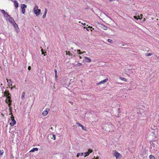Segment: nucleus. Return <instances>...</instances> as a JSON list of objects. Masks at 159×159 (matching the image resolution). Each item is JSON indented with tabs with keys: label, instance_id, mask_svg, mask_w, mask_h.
<instances>
[{
	"label": "nucleus",
	"instance_id": "obj_1",
	"mask_svg": "<svg viewBox=\"0 0 159 159\" xmlns=\"http://www.w3.org/2000/svg\"><path fill=\"white\" fill-rule=\"evenodd\" d=\"M34 13L36 15H39L40 14V10L38 8V7L35 5L34 9Z\"/></svg>",
	"mask_w": 159,
	"mask_h": 159
},
{
	"label": "nucleus",
	"instance_id": "obj_2",
	"mask_svg": "<svg viewBox=\"0 0 159 159\" xmlns=\"http://www.w3.org/2000/svg\"><path fill=\"white\" fill-rule=\"evenodd\" d=\"M11 98V97H8L5 100V102L8 104V106L9 107H10L11 104L12 100Z\"/></svg>",
	"mask_w": 159,
	"mask_h": 159
},
{
	"label": "nucleus",
	"instance_id": "obj_3",
	"mask_svg": "<svg viewBox=\"0 0 159 159\" xmlns=\"http://www.w3.org/2000/svg\"><path fill=\"white\" fill-rule=\"evenodd\" d=\"M11 122L10 123V125L11 126H13L16 124V122L14 119V116L12 115L11 117Z\"/></svg>",
	"mask_w": 159,
	"mask_h": 159
},
{
	"label": "nucleus",
	"instance_id": "obj_4",
	"mask_svg": "<svg viewBox=\"0 0 159 159\" xmlns=\"http://www.w3.org/2000/svg\"><path fill=\"white\" fill-rule=\"evenodd\" d=\"M114 155L116 157V159H120L122 157V155L117 152H115Z\"/></svg>",
	"mask_w": 159,
	"mask_h": 159
},
{
	"label": "nucleus",
	"instance_id": "obj_5",
	"mask_svg": "<svg viewBox=\"0 0 159 159\" xmlns=\"http://www.w3.org/2000/svg\"><path fill=\"white\" fill-rule=\"evenodd\" d=\"M4 95L3 97H6L7 98H8V97H11V94L9 93L8 90H6L3 93Z\"/></svg>",
	"mask_w": 159,
	"mask_h": 159
},
{
	"label": "nucleus",
	"instance_id": "obj_6",
	"mask_svg": "<svg viewBox=\"0 0 159 159\" xmlns=\"http://www.w3.org/2000/svg\"><path fill=\"white\" fill-rule=\"evenodd\" d=\"M12 25L13 26L14 28L15 29L16 32L17 33H18L19 31V29L18 27V25L16 23Z\"/></svg>",
	"mask_w": 159,
	"mask_h": 159
},
{
	"label": "nucleus",
	"instance_id": "obj_7",
	"mask_svg": "<svg viewBox=\"0 0 159 159\" xmlns=\"http://www.w3.org/2000/svg\"><path fill=\"white\" fill-rule=\"evenodd\" d=\"M108 80V78H107L101 81L99 83H98L97 84H104L106 83Z\"/></svg>",
	"mask_w": 159,
	"mask_h": 159
},
{
	"label": "nucleus",
	"instance_id": "obj_8",
	"mask_svg": "<svg viewBox=\"0 0 159 159\" xmlns=\"http://www.w3.org/2000/svg\"><path fill=\"white\" fill-rule=\"evenodd\" d=\"M8 20H9V21L12 25H13V24H15V23H16L14 19L12 17H10V18H9V19H8Z\"/></svg>",
	"mask_w": 159,
	"mask_h": 159
},
{
	"label": "nucleus",
	"instance_id": "obj_9",
	"mask_svg": "<svg viewBox=\"0 0 159 159\" xmlns=\"http://www.w3.org/2000/svg\"><path fill=\"white\" fill-rule=\"evenodd\" d=\"M76 124L78 125V126H80L81 127L82 129L84 130H85L86 129V127L83 126L82 125H81V124L77 122Z\"/></svg>",
	"mask_w": 159,
	"mask_h": 159
},
{
	"label": "nucleus",
	"instance_id": "obj_10",
	"mask_svg": "<svg viewBox=\"0 0 159 159\" xmlns=\"http://www.w3.org/2000/svg\"><path fill=\"white\" fill-rule=\"evenodd\" d=\"M84 58L85 59V61H86L87 62H90L92 61L91 59L90 58H89L88 57H84Z\"/></svg>",
	"mask_w": 159,
	"mask_h": 159
},
{
	"label": "nucleus",
	"instance_id": "obj_11",
	"mask_svg": "<svg viewBox=\"0 0 159 159\" xmlns=\"http://www.w3.org/2000/svg\"><path fill=\"white\" fill-rule=\"evenodd\" d=\"M140 16H134V18L135 19H136V20H139V19L141 20L142 19V18L141 17V16H143V15L142 14H141H141Z\"/></svg>",
	"mask_w": 159,
	"mask_h": 159
},
{
	"label": "nucleus",
	"instance_id": "obj_12",
	"mask_svg": "<svg viewBox=\"0 0 159 159\" xmlns=\"http://www.w3.org/2000/svg\"><path fill=\"white\" fill-rule=\"evenodd\" d=\"M47 11H48L47 9V8H45V10H44V12L43 15V18H44L45 17Z\"/></svg>",
	"mask_w": 159,
	"mask_h": 159
},
{
	"label": "nucleus",
	"instance_id": "obj_13",
	"mask_svg": "<svg viewBox=\"0 0 159 159\" xmlns=\"http://www.w3.org/2000/svg\"><path fill=\"white\" fill-rule=\"evenodd\" d=\"M6 80L7 81V82L8 83V85L9 86H11L12 85V81H11V80H9L7 79H6Z\"/></svg>",
	"mask_w": 159,
	"mask_h": 159
},
{
	"label": "nucleus",
	"instance_id": "obj_14",
	"mask_svg": "<svg viewBox=\"0 0 159 159\" xmlns=\"http://www.w3.org/2000/svg\"><path fill=\"white\" fill-rule=\"evenodd\" d=\"M100 27L102 29L105 30H107V26L102 24L101 25Z\"/></svg>",
	"mask_w": 159,
	"mask_h": 159
},
{
	"label": "nucleus",
	"instance_id": "obj_15",
	"mask_svg": "<svg viewBox=\"0 0 159 159\" xmlns=\"http://www.w3.org/2000/svg\"><path fill=\"white\" fill-rule=\"evenodd\" d=\"M66 55H69L70 56V57L71 58H72V55H73L71 53L70 51H66Z\"/></svg>",
	"mask_w": 159,
	"mask_h": 159
},
{
	"label": "nucleus",
	"instance_id": "obj_16",
	"mask_svg": "<svg viewBox=\"0 0 159 159\" xmlns=\"http://www.w3.org/2000/svg\"><path fill=\"white\" fill-rule=\"evenodd\" d=\"M14 5L15 7L16 8H17L18 7V4L17 2L16 1H14Z\"/></svg>",
	"mask_w": 159,
	"mask_h": 159
},
{
	"label": "nucleus",
	"instance_id": "obj_17",
	"mask_svg": "<svg viewBox=\"0 0 159 159\" xmlns=\"http://www.w3.org/2000/svg\"><path fill=\"white\" fill-rule=\"evenodd\" d=\"M38 150V148H33L30 151V152H33L35 151H37Z\"/></svg>",
	"mask_w": 159,
	"mask_h": 159
},
{
	"label": "nucleus",
	"instance_id": "obj_18",
	"mask_svg": "<svg viewBox=\"0 0 159 159\" xmlns=\"http://www.w3.org/2000/svg\"><path fill=\"white\" fill-rule=\"evenodd\" d=\"M48 113V111L47 110L44 111L42 113L43 115L44 116H46Z\"/></svg>",
	"mask_w": 159,
	"mask_h": 159
},
{
	"label": "nucleus",
	"instance_id": "obj_19",
	"mask_svg": "<svg viewBox=\"0 0 159 159\" xmlns=\"http://www.w3.org/2000/svg\"><path fill=\"white\" fill-rule=\"evenodd\" d=\"M27 7V6L25 4H21V9H25Z\"/></svg>",
	"mask_w": 159,
	"mask_h": 159
},
{
	"label": "nucleus",
	"instance_id": "obj_20",
	"mask_svg": "<svg viewBox=\"0 0 159 159\" xmlns=\"http://www.w3.org/2000/svg\"><path fill=\"white\" fill-rule=\"evenodd\" d=\"M108 126H109V127H110L112 129H114V127L113 125H108ZM107 130L108 131H112V130H109L108 129H107Z\"/></svg>",
	"mask_w": 159,
	"mask_h": 159
},
{
	"label": "nucleus",
	"instance_id": "obj_21",
	"mask_svg": "<svg viewBox=\"0 0 159 159\" xmlns=\"http://www.w3.org/2000/svg\"><path fill=\"white\" fill-rule=\"evenodd\" d=\"M156 127L154 125H152L151 126V128L152 130H154L156 129Z\"/></svg>",
	"mask_w": 159,
	"mask_h": 159
},
{
	"label": "nucleus",
	"instance_id": "obj_22",
	"mask_svg": "<svg viewBox=\"0 0 159 159\" xmlns=\"http://www.w3.org/2000/svg\"><path fill=\"white\" fill-rule=\"evenodd\" d=\"M92 27L89 26L88 27H84V28L85 29L88 31H89V30H91V28H92Z\"/></svg>",
	"mask_w": 159,
	"mask_h": 159
},
{
	"label": "nucleus",
	"instance_id": "obj_23",
	"mask_svg": "<svg viewBox=\"0 0 159 159\" xmlns=\"http://www.w3.org/2000/svg\"><path fill=\"white\" fill-rule=\"evenodd\" d=\"M1 12L4 14V15L5 17H6V15L7 13H6L5 12V11H4V10H2Z\"/></svg>",
	"mask_w": 159,
	"mask_h": 159
},
{
	"label": "nucleus",
	"instance_id": "obj_24",
	"mask_svg": "<svg viewBox=\"0 0 159 159\" xmlns=\"http://www.w3.org/2000/svg\"><path fill=\"white\" fill-rule=\"evenodd\" d=\"M152 53H146L145 54V55L147 57H148L152 55Z\"/></svg>",
	"mask_w": 159,
	"mask_h": 159
},
{
	"label": "nucleus",
	"instance_id": "obj_25",
	"mask_svg": "<svg viewBox=\"0 0 159 159\" xmlns=\"http://www.w3.org/2000/svg\"><path fill=\"white\" fill-rule=\"evenodd\" d=\"M25 95V92H23L22 93V94L21 95V98L22 99H23L24 98Z\"/></svg>",
	"mask_w": 159,
	"mask_h": 159
},
{
	"label": "nucleus",
	"instance_id": "obj_26",
	"mask_svg": "<svg viewBox=\"0 0 159 159\" xmlns=\"http://www.w3.org/2000/svg\"><path fill=\"white\" fill-rule=\"evenodd\" d=\"M150 159H155L154 156L152 155H150L149 156Z\"/></svg>",
	"mask_w": 159,
	"mask_h": 159
},
{
	"label": "nucleus",
	"instance_id": "obj_27",
	"mask_svg": "<svg viewBox=\"0 0 159 159\" xmlns=\"http://www.w3.org/2000/svg\"><path fill=\"white\" fill-rule=\"evenodd\" d=\"M3 150H0V157H1V156L3 153Z\"/></svg>",
	"mask_w": 159,
	"mask_h": 159
},
{
	"label": "nucleus",
	"instance_id": "obj_28",
	"mask_svg": "<svg viewBox=\"0 0 159 159\" xmlns=\"http://www.w3.org/2000/svg\"><path fill=\"white\" fill-rule=\"evenodd\" d=\"M120 79H121V80H123L124 81H127V80L124 78L120 77Z\"/></svg>",
	"mask_w": 159,
	"mask_h": 159
},
{
	"label": "nucleus",
	"instance_id": "obj_29",
	"mask_svg": "<svg viewBox=\"0 0 159 159\" xmlns=\"http://www.w3.org/2000/svg\"><path fill=\"white\" fill-rule=\"evenodd\" d=\"M54 71H55V76L56 78L57 76V70L56 69H55L54 70Z\"/></svg>",
	"mask_w": 159,
	"mask_h": 159
},
{
	"label": "nucleus",
	"instance_id": "obj_30",
	"mask_svg": "<svg viewBox=\"0 0 159 159\" xmlns=\"http://www.w3.org/2000/svg\"><path fill=\"white\" fill-rule=\"evenodd\" d=\"M21 12L23 14H25V9H21Z\"/></svg>",
	"mask_w": 159,
	"mask_h": 159
},
{
	"label": "nucleus",
	"instance_id": "obj_31",
	"mask_svg": "<svg viewBox=\"0 0 159 159\" xmlns=\"http://www.w3.org/2000/svg\"><path fill=\"white\" fill-rule=\"evenodd\" d=\"M107 41L109 43H112L113 42V40L110 39H108Z\"/></svg>",
	"mask_w": 159,
	"mask_h": 159
},
{
	"label": "nucleus",
	"instance_id": "obj_32",
	"mask_svg": "<svg viewBox=\"0 0 159 159\" xmlns=\"http://www.w3.org/2000/svg\"><path fill=\"white\" fill-rule=\"evenodd\" d=\"M77 51L79 52V53H78L79 54H81L85 52H81V51L80 50H77Z\"/></svg>",
	"mask_w": 159,
	"mask_h": 159
},
{
	"label": "nucleus",
	"instance_id": "obj_33",
	"mask_svg": "<svg viewBox=\"0 0 159 159\" xmlns=\"http://www.w3.org/2000/svg\"><path fill=\"white\" fill-rule=\"evenodd\" d=\"M90 154L89 152H86L85 153V156H88Z\"/></svg>",
	"mask_w": 159,
	"mask_h": 159
},
{
	"label": "nucleus",
	"instance_id": "obj_34",
	"mask_svg": "<svg viewBox=\"0 0 159 159\" xmlns=\"http://www.w3.org/2000/svg\"><path fill=\"white\" fill-rule=\"evenodd\" d=\"M52 139H53L54 140H55L56 139V136L54 134H52Z\"/></svg>",
	"mask_w": 159,
	"mask_h": 159
},
{
	"label": "nucleus",
	"instance_id": "obj_35",
	"mask_svg": "<svg viewBox=\"0 0 159 159\" xmlns=\"http://www.w3.org/2000/svg\"><path fill=\"white\" fill-rule=\"evenodd\" d=\"M6 17H7V18H8V17H9V18L10 17V16L7 13H6Z\"/></svg>",
	"mask_w": 159,
	"mask_h": 159
},
{
	"label": "nucleus",
	"instance_id": "obj_36",
	"mask_svg": "<svg viewBox=\"0 0 159 159\" xmlns=\"http://www.w3.org/2000/svg\"><path fill=\"white\" fill-rule=\"evenodd\" d=\"M92 152H93L92 149H89L88 152H89V153Z\"/></svg>",
	"mask_w": 159,
	"mask_h": 159
},
{
	"label": "nucleus",
	"instance_id": "obj_37",
	"mask_svg": "<svg viewBox=\"0 0 159 159\" xmlns=\"http://www.w3.org/2000/svg\"><path fill=\"white\" fill-rule=\"evenodd\" d=\"M82 65V64L81 63H78L76 65L78 66H80Z\"/></svg>",
	"mask_w": 159,
	"mask_h": 159
},
{
	"label": "nucleus",
	"instance_id": "obj_38",
	"mask_svg": "<svg viewBox=\"0 0 159 159\" xmlns=\"http://www.w3.org/2000/svg\"><path fill=\"white\" fill-rule=\"evenodd\" d=\"M122 46H125V47H127L128 46V45L127 44H125L122 45Z\"/></svg>",
	"mask_w": 159,
	"mask_h": 159
},
{
	"label": "nucleus",
	"instance_id": "obj_39",
	"mask_svg": "<svg viewBox=\"0 0 159 159\" xmlns=\"http://www.w3.org/2000/svg\"><path fill=\"white\" fill-rule=\"evenodd\" d=\"M80 155H81L80 154V153H78L77 155V157H78Z\"/></svg>",
	"mask_w": 159,
	"mask_h": 159
},
{
	"label": "nucleus",
	"instance_id": "obj_40",
	"mask_svg": "<svg viewBox=\"0 0 159 159\" xmlns=\"http://www.w3.org/2000/svg\"><path fill=\"white\" fill-rule=\"evenodd\" d=\"M31 69V66H29L28 67V69L29 70H30Z\"/></svg>",
	"mask_w": 159,
	"mask_h": 159
},
{
	"label": "nucleus",
	"instance_id": "obj_41",
	"mask_svg": "<svg viewBox=\"0 0 159 159\" xmlns=\"http://www.w3.org/2000/svg\"><path fill=\"white\" fill-rule=\"evenodd\" d=\"M41 51H42V54H44V52L43 51H42V49L41 50Z\"/></svg>",
	"mask_w": 159,
	"mask_h": 159
},
{
	"label": "nucleus",
	"instance_id": "obj_42",
	"mask_svg": "<svg viewBox=\"0 0 159 159\" xmlns=\"http://www.w3.org/2000/svg\"><path fill=\"white\" fill-rule=\"evenodd\" d=\"M118 113H119V112H120V108H118Z\"/></svg>",
	"mask_w": 159,
	"mask_h": 159
},
{
	"label": "nucleus",
	"instance_id": "obj_43",
	"mask_svg": "<svg viewBox=\"0 0 159 159\" xmlns=\"http://www.w3.org/2000/svg\"><path fill=\"white\" fill-rule=\"evenodd\" d=\"M79 57H80V59H81L82 58V57L80 56H79Z\"/></svg>",
	"mask_w": 159,
	"mask_h": 159
},
{
	"label": "nucleus",
	"instance_id": "obj_44",
	"mask_svg": "<svg viewBox=\"0 0 159 159\" xmlns=\"http://www.w3.org/2000/svg\"><path fill=\"white\" fill-rule=\"evenodd\" d=\"M111 2V1H115V0H109Z\"/></svg>",
	"mask_w": 159,
	"mask_h": 159
},
{
	"label": "nucleus",
	"instance_id": "obj_45",
	"mask_svg": "<svg viewBox=\"0 0 159 159\" xmlns=\"http://www.w3.org/2000/svg\"><path fill=\"white\" fill-rule=\"evenodd\" d=\"M72 48V49H73V48Z\"/></svg>",
	"mask_w": 159,
	"mask_h": 159
},
{
	"label": "nucleus",
	"instance_id": "obj_46",
	"mask_svg": "<svg viewBox=\"0 0 159 159\" xmlns=\"http://www.w3.org/2000/svg\"><path fill=\"white\" fill-rule=\"evenodd\" d=\"M2 85V84H1V85Z\"/></svg>",
	"mask_w": 159,
	"mask_h": 159
}]
</instances>
